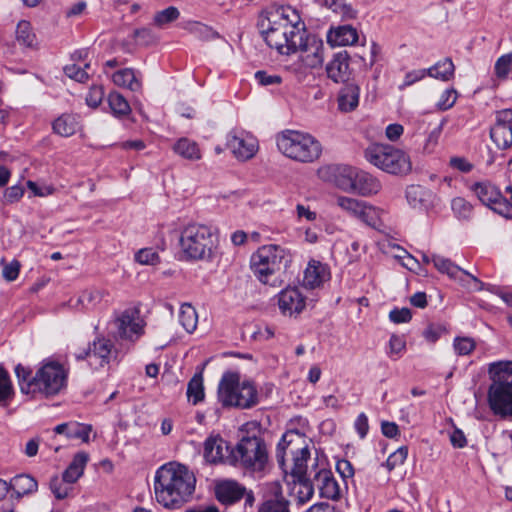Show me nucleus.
Masks as SVG:
<instances>
[{"label": "nucleus", "instance_id": "1", "mask_svg": "<svg viewBox=\"0 0 512 512\" xmlns=\"http://www.w3.org/2000/svg\"><path fill=\"white\" fill-rule=\"evenodd\" d=\"M196 482L194 472L186 465L176 461L163 464L154 476L155 500L165 509H180L192 499Z\"/></svg>", "mask_w": 512, "mask_h": 512}, {"label": "nucleus", "instance_id": "2", "mask_svg": "<svg viewBox=\"0 0 512 512\" xmlns=\"http://www.w3.org/2000/svg\"><path fill=\"white\" fill-rule=\"evenodd\" d=\"M260 32L267 45L282 55L307 32L299 12L291 6H279L267 10L259 20Z\"/></svg>", "mask_w": 512, "mask_h": 512}, {"label": "nucleus", "instance_id": "3", "mask_svg": "<svg viewBox=\"0 0 512 512\" xmlns=\"http://www.w3.org/2000/svg\"><path fill=\"white\" fill-rule=\"evenodd\" d=\"M15 373L21 392L27 395L51 397L67 386L68 370L58 361L43 362L33 377L31 371L21 364L15 367Z\"/></svg>", "mask_w": 512, "mask_h": 512}, {"label": "nucleus", "instance_id": "4", "mask_svg": "<svg viewBox=\"0 0 512 512\" xmlns=\"http://www.w3.org/2000/svg\"><path fill=\"white\" fill-rule=\"evenodd\" d=\"M323 41L307 32L289 49V55H294L287 69L299 80L304 81L315 71L323 67L325 60Z\"/></svg>", "mask_w": 512, "mask_h": 512}, {"label": "nucleus", "instance_id": "5", "mask_svg": "<svg viewBox=\"0 0 512 512\" xmlns=\"http://www.w3.org/2000/svg\"><path fill=\"white\" fill-rule=\"evenodd\" d=\"M179 246L181 255L185 260H210L217 250L218 239L211 227L199 223H190L181 231Z\"/></svg>", "mask_w": 512, "mask_h": 512}, {"label": "nucleus", "instance_id": "6", "mask_svg": "<svg viewBox=\"0 0 512 512\" xmlns=\"http://www.w3.org/2000/svg\"><path fill=\"white\" fill-rule=\"evenodd\" d=\"M217 398L223 407L249 409L258 403V391L252 381L242 379L239 373L226 372L219 382Z\"/></svg>", "mask_w": 512, "mask_h": 512}, {"label": "nucleus", "instance_id": "7", "mask_svg": "<svg viewBox=\"0 0 512 512\" xmlns=\"http://www.w3.org/2000/svg\"><path fill=\"white\" fill-rule=\"evenodd\" d=\"M278 150L287 158L300 162L312 163L322 153L320 142L311 134L298 130H285L277 135Z\"/></svg>", "mask_w": 512, "mask_h": 512}, {"label": "nucleus", "instance_id": "8", "mask_svg": "<svg viewBox=\"0 0 512 512\" xmlns=\"http://www.w3.org/2000/svg\"><path fill=\"white\" fill-rule=\"evenodd\" d=\"M277 460L284 465L286 457L293 461L291 476L307 477V461L310 457L307 438L298 431L286 432L277 446Z\"/></svg>", "mask_w": 512, "mask_h": 512}, {"label": "nucleus", "instance_id": "9", "mask_svg": "<svg viewBox=\"0 0 512 512\" xmlns=\"http://www.w3.org/2000/svg\"><path fill=\"white\" fill-rule=\"evenodd\" d=\"M366 160L390 174H407L412 169L409 155L387 144H372L365 150Z\"/></svg>", "mask_w": 512, "mask_h": 512}, {"label": "nucleus", "instance_id": "10", "mask_svg": "<svg viewBox=\"0 0 512 512\" xmlns=\"http://www.w3.org/2000/svg\"><path fill=\"white\" fill-rule=\"evenodd\" d=\"M292 261V255L286 248L269 244L263 245L252 256V268L258 279L268 283V277L285 269Z\"/></svg>", "mask_w": 512, "mask_h": 512}, {"label": "nucleus", "instance_id": "11", "mask_svg": "<svg viewBox=\"0 0 512 512\" xmlns=\"http://www.w3.org/2000/svg\"><path fill=\"white\" fill-rule=\"evenodd\" d=\"M230 457L235 465L251 471H262L268 463V451L260 437H243L231 451Z\"/></svg>", "mask_w": 512, "mask_h": 512}, {"label": "nucleus", "instance_id": "12", "mask_svg": "<svg viewBox=\"0 0 512 512\" xmlns=\"http://www.w3.org/2000/svg\"><path fill=\"white\" fill-rule=\"evenodd\" d=\"M117 336L130 342L137 341L143 334L146 326L140 310L130 307L118 313L113 320Z\"/></svg>", "mask_w": 512, "mask_h": 512}, {"label": "nucleus", "instance_id": "13", "mask_svg": "<svg viewBox=\"0 0 512 512\" xmlns=\"http://www.w3.org/2000/svg\"><path fill=\"white\" fill-rule=\"evenodd\" d=\"M337 207L350 217L356 218L367 225H376L379 218V211L368 203L344 195L335 197Z\"/></svg>", "mask_w": 512, "mask_h": 512}, {"label": "nucleus", "instance_id": "14", "mask_svg": "<svg viewBox=\"0 0 512 512\" xmlns=\"http://www.w3.org/2000/svg\"><path fill=\"white\" fill-rule=\"evenodd\" d=\"M226 146L239 161L252 159L258 152V140L243 130H231L226 136Z\"/></svg>", "mask_w": 512, "mask_h": 512}, {"label": "nucleus", "instance_id": "15", "mask_svg": "<svg viewBox=\"0 0 512 512\" xmlns=\"http://www.w3.org/2000/svg\"><path fill=\"white\" fill-rule=\"evenodd\" d=\"M488 403L494 414L512 417V382L493 381L488 390Z\"/></svg>", "mask_w": 512, "mask_h": 512}, {"label": "nucleus", "instance_id": "16", "mask_svg": "<svg viewBox=\"0 0 512 512\" xmlns=\"http://www.w3.org/2000/svg\"><path fill=\"white\" fill-rule=\"evenodd\" d=\"M490 137L499 149H507L512 145V109L496 112V122L491 128Z\"/></svg>", "mask_w": 512, "mask_h": 512}, {"label": "nucleus", "instance_id": "17", "mask_svg": "<svg viewBox=\"0 0 512 512\" xmlns=\"http://www.w3.org/2000/svg\"><path fill=\"white\" fill-rule=\"evenodd\" d=\"M278 305L284 316H294L301 313L306 307V297L296 287L282 290L278 296Z\"/></svg>", "mask_w": 512, "mask_h": 512}, {"label": "nucleus", "instance_id": "18", "mask_svg": "<svg viewBox=\"0 0 512 512\" xmlns=\"http://www.w3.org/2000/svg\"><path fill=\"white\" fill-rule=\"evenodd\" d=\"M330 277V269L326 264L317 260H310L304 270L302 284L305 288L316 289L327 282Z\"/></svg>", "mask_w": 512, "mask_h": 512}, {"label": "nucleus", "instance_id": "19", "mask_svg": "<svg viewBox=\"0 0 512 512\" xmlns=\"http://www.w3.org/2000/svg\"><path fill=\"white\" fill-rule=\"evenodd\" d=\"M349 60L346 51L336 53L325 67L327 77L335 83L346 82L351 75Z\"/></svg>", "mask_w": 512, "mask_h": 512}, {"label": "nucleus", "instance_id": "20", "mask_svg": "<svg viewBox=\"0 0 512 512\" xmlns=\"http://www.w3.org/2000/svg\"><path fill=\"white\" fill-rule=\"evenodd\" d=\"M113 353V343L105 337H97L84 356L78 358H88L91 365L103 366L109 363Z\"/></svg>", "mask_w": 512, "mask_h": 512}, {"label": "nucleus", "instance_id": "21", "mask_svg": "<svg viewBox=\"0 0 512 512\" xmlns=\"http://www.w3.org/2000/svg\"><path fill=\"white\" fill-rule=\"evenodd\" d=\"M409 205L415 209L429 210L436 204L437 197L429 189L420 185H411L406 190Z\"/></svg>", "mask_w": 512, "mask_h": 512}, {"label": "nucleus", "instance_id": "22", "mask_svg": "<svg viewBox=\"0 0 512 512\" xmlns=\"http://www.w3.org/2000/svg\"><path fill=\"white\" fill-rule=\"evenodd\" d=\"M327 42L332 47L349 46L357 43L359 35L351 25H343L330 28L327 32Z\"/></svg>", "mask_w": 512, "mask_h": 512}, {"label": "nucleus", "instance_id": "23", "mask_svg": "<svg viewBox=\"0 0 512 512\" xmlns=\"http://www.w3.org/2000/svg\"><path fill=\"white\" fill-rule=\"evenodd\" d=\"M360 87L356 83H348L342 87L337 96L338 110L342 113L355 111L359 105Z\"/></svg>", "mask_w": 512, "mask_h": 512}, {"label": "nucleus", "instance_id": "24", "mask_svg": "<svg viewBox=\"0 0 512 512\" xmlns=\"http://www.w3.org/2000/svg\"><path fill=\"white\" fill-rule=\"evenodd\" d=\"M314 480L319 488L321 496L335 500L340 496V487L328 469H321L314 475Z\"/></svg>", "mask_w": 512, "mask_h": 512}, {"label": "nucleus", "instance_id": "25", "mask_svg": "<svg viewBox=\"0 0 512 512\" xmlns=\"http://www.w3.org/2000/svg\"><path fill=\"white\" fill-rule=\"evenodd\" d=\"M228 453L227 443L218 435L210 436L204 443V457L210 463L222 462Z\"/></svg>", "mask_w": 512, "mask_h": 512}, {"label": "nucleus", "instance_id": "26", "mask_svg": "<svg viewBox=\"0 0 512 512\" xmlns=\"http://www.w3.org/2000/svg\"><path fill=\"white\" fill-rule=\"evenodd\" d=\"M54 431L56 434H64L68 439H80L83 443H88L92 426L74 421L59 424Z\"/></svg>", "mask_w": 512, "mask_h": 512}, {"label": "nucleus", "instance_id": "27", "mask_svg": "<svg viewBox=\"0 0 512 512\" xmlns=\"http://www.w3.org/2000/svg\"><path fill=\"white\" fill-rule=\"evenodd\" d=\"M381 190V184L377 178L368 172L359 170L352 193L368 197L377 194Z\"/></svg>", "mask_w": 512, "mask_h": 512}, {"label": "nucleus", "instance_id": "28", "mask_svg": "<svg viewBox=\"0 0 512 512\" xmlns=\"http://www.w3.org/2000/svg\"><path fill=\"white\" fill-rule=\"evenodd\" d=\"M80 129V122L75 114L63 113L52 122V131L61 137H71Z\"/></svg>", "mask_w": 512, "mask_h": 512}, {"label": "nucleus", "instance_id": "29", "mask_svg": "<svg viewBox=\"0 0 512 512\" xmlns=\"http://www.w3.org/2000/svg\"><path fill=\"white\" fill-rule=\"evenodd\" d=\"M9 485L11 496L16 499H19L24 495L34 493L38 488L37 481L27 474H20L13 477L9 482Z\"/></svg>", "mask_w": 512, "mask_h": 512}, {"label": "nucleus", "instance_id": "30", "mask_svg": "<svg viewBox=\"0 0 512 512\" xmlns=\"http://www.w3.org/2000/svg\"><path fill=\"white\" fill-rule=\"evenodd\" d=\"M245 488L234 481H224L217 485L216 496L217 499L224 504H231L244 495Z\"/></svg>", "mask_w": 512, "mask_h": 512}, {"label": "nucleus", "instance_id": "31", "mask_svg": "<svg viewBox=\"0 0 512 512\" xmlns=\"http://www.w3.org/2000/svg\"><path fill=\"white\" fill-rule=\"evenodd\" d=\"M172 149L178 156L189 161H198L202 158L198 143L186 137L178 139Z\"/></svg>", "mask_w": 512, "mask_h": 512}, {"label": "nucleus", "instance_id": "32", "mask_svg": "<svg viewBox=\"0 0 512 512\" xmlns=\"http://www.w3.org/2000/svg\"><path fill=\"white\" fill-rule=\"evenodd\" d=\"M113 83L119 87L129 89L133 92L140 91L142 88L141 80L136 76L131 68H124L112 74Z\"/></svg>", "mask_w": 512, "mask_h": 512}, {"label": "nucleus", "instance_id": "33", "mask_svg": "<svg viewBox=\"0 0 512 512\" xmlns=\"http://www.w3.org/2000/svg\"><path fill=\"white\" fill-rule=\"evenodd\" d=\"M88 460L89 455L86 452L82 451L75 454L71 463L63 472L65 480L67 482L76 483L83 475Z\"/></svg>", "mask_w": 512, "mask_h": 512}, {"label": "nucleus", "instance_id": "34", "mask_svg": "<svg viewBox=\"0 0 512 512\" xmlns=\"http://www.w3.org/2000/svg\"><path fill=\"white\" fill-rule=\"evenodd\" d=\"M291 494L295 497L298 503L303 504L311 499L314 493V488L308 477H292Z\"/></svg>", "mask_w": 512, "mask_h": 512}, {"label": "nucleus", "instance_id": "35", "mask_svg": "<svg viewBox=\"0 0 512 512\" xmlns=\"http://www.w3.org/2000/svg\"><path fill=\"white\" fill-rule=\"evenodd\" d=\"M359 169L351 166H340L335 174V185L345 191L352 192Z\"/></svg>", "mask_w": 512, "mask_h": 512}, {"label": "nucleus", "instance_id": "36", "mask_svg": "<svg viewBox=\"0 0 512 512\" xmlns=\"http://www.w3.org/2000/svg\"><path fill=\"white\" fill-rule=\"evenodd\" d=\"M426 71L428 76L447 82L454 77L455 66L450 58H444Z\"/></svg>", "mask_w": 512, "mask_h": 512}, {"label": "nucleus", "instance_id": "37", "mask_svg": "<svg viewBox=\"0 0 512 512\" xmlns=\"http://www.w3.org/2000/svg\"><path fill=\"white\" fill-rule=\"evenodd\" d=\"M15 39L20 46L33 48L37 44L36 35L30 22L21 20L18 22L15 30Z\"/></svg>", "mask_w": 512, "mask_h": 512}, {"label": "nucleus", "instance_id": "38", "mask_svg": "<svg viewBox=\"0 0 512 512\" xmlns=\"http://www.w3.org/2000/svg\"><path fill=\"white\" fill-rule=\"evenodd\" d=\"M187 398L188 401L193 405H197L199 402L204 400L205 391H204V380L203 373L200 371L196 373L188 382L187 385Z\"/></svg>", "mask_w": 512, "mask_h": 512}, {"label": "nucleus", "instance_id": "39", "mask_svg": "<svg viewBox=\"0 0 512 512\" xmlns=\"http://www.w3.org/2000/svg\"><path fill=\"white\" fill-rule=\"evenodd\" d=\"M178 319L186 332L192 333L197 328L198 314L196 309L189 303L180 306Z\"/></svg>", "mask_w": 512, "mask_h": 512}, {"label": "nucleus", "instance_id": "40", "mask_svg": "<svg viewBox=\"0 0 512 512\" xmlns=\"http://www.w3.org/2000/svg\"><path fill=\"white\" fill-rule=\"evenodd\" d=\"M472 189L479 200L489 207H491L501 195L500 191L490 183H476Z\"/></svg>", "mask_w": 512, "mask_h": 512}, {"label": "nucleus", "instance_id": "41", "mask_svg": "<svg viewBox=\"0 0 512 512\" xmlns=\"http://www.w3.org/2000/svg\"><path fill=\"white\" fill-rule=\"evenodd\" d=\"M362 49L363 51L358 54V57L366 69H371L380 59L382 48L378 43L372 41L367 47L362 45Z\"/></svg>", "mask_w": 512, "mask_h": 512}, {"label": "nucleus", "instance_id": "42", "mask_svg": "<svg viewBox=\"0 0 512 512\" xmlns=\"http://www.w3.org/2000/svg\"><path fill=\"white\" fill-rule=\"evenodd\" d=\"M488 372L493 381H508L506 377L512 376V361L491 363Z\"/></svg>", "mask_w": 512, "mask_h": 512}, {"label": "nucleus", "instance_id": "43", "mask_svg": "<svg viewBox=\"0 0 512 512\" xmlns=\"http://www.w3.org/2000/svg\"><path fill=\"white\" fill-rule=\"evenodd\" d=\"M109 106L115 116H126L131 112L128 101L118 92H111L108 95Z\"/></svg>", "mask_w": 512, "mask_h": 512}, {"label": "nucleus", "instance_id": "44", "mask_svg": "<svg viewBox=\"0 0 512 512\" xmlns=\"http://www.w3.org/2000/svg\"><path fill=\"white\" fill-rule=\"evenodd\" d=\"M74 483L73 482H67L64 478V475L62 474V477L55 476L50 481V489L53 495L59 499H65L69 496L71 493Z\"/></svg>", "mask_w": 512, "mask_h": 512}, {"label": "nucleus", "instance_id": "45", "mask_svg": "<svg viewBox=\"0 0 512 512\" xmlns=\"http://www.w3.org/2000/svg\"><path fill=\"white\" fill-rule=\"evenodd\" d=\"M180 16V12L177 7L169 6L166 9L158 11L154 14L153 24L159 28L176 21Z\"/></svg>", "mask_w": 512, "mask_h": 512}, {"label": "nucleus", "instance_id": "46", "mask_svg": "<svg viewBox=\"0 0 512 512\" xmlns=\"http://www.w3.org/2000/svg\"><path fill=\"white\" fill-rule=\"evenodd\" d=\"M432 262L435 268L443 274H447L452 279H457L461 268L452 263L449 259L441 257V256H433Z\"/></svg>", "mask_w": 512, "mask_h": 512}, {"label": "nucleus", "instance_id": "47", "mask_svg": "<svg viewBox=\"0 0 512 512\" xmlns=\"http://www.w3.org/2000/svg\"><path fill=\"white\" fill-rule=\"evenodd\" d=\"M134 260L140 265L156 266L160 263L161 258L157 250L154 248H142L134 255Z\"/></svg>", "mask_w": 512, "mask_h": 512}, {"label": "nucleus", "instance_id": "48", "mask_svg": "<svg viewBox=\"0 0 512 512\" xmlns=\"http://www.w3.org/2000/svg\"><path fill=\"white\" fill-rule=\"evenodd\" d=\"M184 29H186L191 34L195 36L207 40L217 36V33L213 31L208 26L197 22V21H189L184 25Z\"/></svg>", "mask_w": 512, "mask_h": 512}, {"label": "nucleus", "instance_id": "49", "mask_svg": "<svg viewBox=\"0 0 512 512\" xmlns=\"http://www.w3.org/2000/svg\"><path fill=\"white\" fill-rule=\"evenodd\" d=\"M456 280L468 291H481L484 287V284L476 276L463 269Z\"/></svg>", "mask_w": 512, "mask_h": 512}, {"label": "nucleus", "instance_id": "50", "mask_svg": "<svg viewBox=\"0 0 512 512\" xmlns=\"http://www.w3.org/2000/svg\"><path fill=\"white\" fill-rule=\"evenodd\" d=\"M13 396V387L7 372L0 368V405H5Z\"/></svg>", "mask_w": 512, "mask_h": 512}, {"label": "nucleus", "instance_id": "51", "mask_svg": "<svg viewBox=\"0 0 512 512\" xmlns=\"http://www.w3.org/2000/svg\"><path fill=\"white\" fill-rule=\"evenodd\" d=\"M451 209L454 214L461 219L468 218L472 212V206L462 197L452 199Z\"/></svg>", "mask_w": 512, "mask_h": 512}, {"label": "nucleus", "instance_id": "52", "mask_svg": "<svg viewBox=\"0 0 512 512\" xmlns=\"http://www.w3.org/2000/svg\"><path fill=\"white\" fill-rule=\"evenodd\" d=\"M453 347L458 355H469L474 351L476 342L470 337H456L454 339Z\"/></svg>", "mask_w": 512, "mask_h": 512}, {"label": "nucleus", "instance_id": "53", "mask_svg": "<svg viewBox=\"0 0 512 512\" xmlns=\"http://www.w3.org/2000/svg\"><path fill=\"white\" fill-rule=\"evenodd\" d=\"M512 68V53L501 56L495 63V75L498 79H505Z\"/></svg>", "mask_w": 512, "mask_h": 512}, {"label": "nucleus", "instance_id": "54", "mask_svg": "<svg viewBox=\"0 0 512 512\" xmlns=\"http://www.w3.org/2000/svg\"><path fill=\"white\" fill-rule=\"evenodd\" d=\"M458 98V93L455 89H446L441 95L437 103V107L442 110H448L454 106Z\"/></svg>", "mask_w": 512, "mask_h": 512}, {"label": "nucleus", "instance_id": "55", "mask_svg": "<svg viewBox=\"0 0 512 512\" xmlns=\"http://www.w3.org/2000/svg\"><path fill=\"white\" fill-rule=\"evenodd\" d=\"M258 512H289L288 502L283 498L268 500L259 508Z\"/></svg>", "mask_w": 512, "mask_h": 512}, {"label": "nucleus", "instance_id": "56", "mask_svg": "<svg viewBox=\"0 0 512 512\" xmlns=\"http://www.w3.org/2000/svg\"><path fill=\"white\" fill-rule=\"evenodd\" d=\"M407 455V448L404 447H401L394 453H392L386 460V467L388 468V470H392L395 467L402 465L405 462Z\"/></svg>", "mask_w": 512, "mask_h": 512}, {"label": "nucleus", "instance_id": "57", "mask_svg": "<svg viewBox=\"0 0 512 512\" xmlns=\"http://www.w3.org/2000/svg\"><path fill=\"white\" fill-rule=\"evenodd\" d=\"M491 209L505 218H512V204L502 195L494 202Z\"/></svg>", "mask_w": 512, "mask_h": 512}, {"label": "nucleus", "instance_id": "58", "mask_svg": "<svg viewBox=\"0 0 512 512\" xmlns=\"http://www.w3.org/2000/svg\"><path fill=\"white\" fill-rule=\"evenodd\" d=\"M65 74L78 82H85L88 79L87 72L77 64H69L64 67Z\"/></svg>", "mask_w": 512, "mask_h": 512}, {"label": "nucleus", "instance_id": "59", "mask_svg": "<svg viewBox=\"0 0 512 512\" xmlns=\"http://www.w3.org/2000/svg\"><path fill=\"white\" fill-rule=\"evenodd\" d=\"M104 97V90L101 86H93L90 88L87 96H86V103L88 106L92 108H97Z\"/></svg>", "mask_w": 512, "mask_h": 512}, {"label": "nucleus", "instance_id": "60", "mask_svg": "<svg viewBox=\"0 0 512 512\" xmlns=\"http://www.w3.org/2000/svg\"><path fill=\"white\" fill-rule=\"evenodd\" d=\"M255 78L263 86L280 85L282 83L280 75L269 74L266 71L256 72Z\"/></svg>", "mask_w": 512, "mask_h": 512}, {"label": "nucleus", "instance_id": "61", "mask_svg": "<svg viewBox=\"0 0 512 512\" xmlns=\"http://www.w3.org/2000/svg\"><path fill=\"white\" fill-rule=\"evenodd\" d=\"M20 267V262L17 260L4 264L2 271L3 277L7 281H14L19 275Z\"/></svg>", "mask_w": 512, "mask_h": 512}, {"label": "nucleus", "instance_id": "62", "mask_svg": "<svg viewBox=\"0 0 512 512\" xmlns=\"http://www.w3.org/2000/svg\"><path fill=\"white\" fill-rule=\"evenodd\" d=\"M445 331L443 326L431 324L424 330L423 336L428 342L435 343Z\"/></svg>", "mask_w": 512, "mask_h": 512}, {"label": "nucleus", "instance_id": "63", "mask_svg": "<svg viewBox=\"0 0 512 512\" xmlns=\"http://www.w3.org/2000/svg\"><path fill=\"white\" fill-rule=\"evenodd\" d=\"M406 348V341L403 336L392 335L389 340V350L391 354L400 355Z\"/></svg>", "mask_w": 512, "mask_h": 512}, {"label": "nucleus", "instance_id": "64", "mask_svg": "<svg viewBox=\"0 0 512 512\" xmlns=\"http://www.w3.org/2000/svg\"><path fill=\"white\" fill-rule=\"evenodd\" d=\"M24 195V188L15 185L7 188L4 192V200L7 203H14L20 200Z\"/></svg>", "mask_w": 512, "mask_h": 512}]
</instances>
